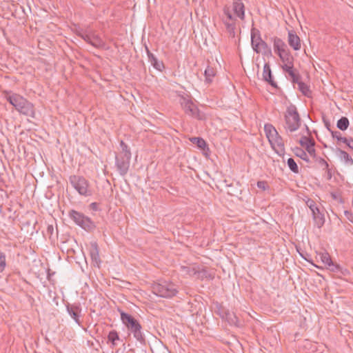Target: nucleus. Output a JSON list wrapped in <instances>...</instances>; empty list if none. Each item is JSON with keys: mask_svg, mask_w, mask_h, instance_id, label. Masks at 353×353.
Returning a JSON list of instances; mask_svg holds the SVG:
<instances>
[{"mask_svg": "<svg viewBox=\"0 0 353 353\" xmlns=\"http://www.w3.org/2000/svg\"><path fill=\"white\" fill-rule=\"evenodd\" d=\"M66 310L70 316L74 320V321L79 325H81V321L80 319L81 307L79 304H70L66 305Z\"/></svg>", "mask_w": 353, "mask_h": 353, "instance_id": "obj_13", "label": "nucleus"}, {"mask_svg": "<svg viewBox=\"0 0 353 353\" xmlns=\"http://www.w3.org/2000/svg\"><path fill=\"white\" fill-rule=\"evenodd\" d=\"M251 44L254 52L265 56L272 55L271 48L261 37L259 31L255 28L251 30Z\"/></svg>", "mask_w": 353, "mask_h": 353, "instance_id": "obj_6", "label": "nucleus"}, {"mask_svg": "<svg viewBox=\"0 0 353 353\" xmlns=\"http://www.w3.org/2000/svg\"><path fill=\"white\" fill-rule=\"evenodd\" d=\"M263 80L268 82L270 85H271L274 88H277L276 83L274 81L272 75V71L270 69V65L269 63H265L263 66Z\"/></svg>", "mask_w": 353, "mask_h": 353, "instance_id": "obj_16", "label": "nucleus"}, {"mask_svg": "<svg viewBox=\"0 0 353 353\" xmlns=\"http://www.w3.org/2000/svg\"><path fill=\"white\" fill-rule=\"evenodd\" d=\"M288 165L289 168L291 170V171H292L294 173H299V167L295 161L292 158H289L288 159Z\"/></svg>", "mask_w": 353, "mask_h": 353, "instance_id": "obj_35", "label": "nucleus"}, {"mask_svg": "<svg viewBox=\"0 0 353 353\" xmlns=\"http://www.w3.org/2000/svg\"><path fill=\"white\" fill-rule=\"evenodd\" d=\"M54 228L52 225H48L47 228V232L48 234L52 235L53 232Z\"/></svg>", "mask_w": 353, "mask_h": 353, "instance_id": "obj_44", "label": "nucleus"}, {"mask_svg": "<svg viewBox=\"0 0 353 353\" xmlns=\"http://www.w3.org/2000/svg\"><path fill=\"white\" fill-rule=\"evenodd\" d=\"M130 159L119 154L116 156V165L121 175L124 176L128 172Z\"/></svg>", "mask_w": 353, "mask_h": 353, "instance_id": "obj_12", "label": "nucleus"}, {"mask_svg": "<svg viewBox=\"0 0 353 353\" xmlns=\"http://www.w3.org/2000/svg\"><path fill=\"white\" fill-rule=\"evenodd\" d=\"M120 146H121V150L119 152V155L124 156V157L131 158L130 150L128 148V146L127 145V144L123 141H120Z\"/></svg>", "mask_w": 353, "mask_h": 353, "instance_id": "obj_29", "label": "nucleus"}, {"mask_svg": "<svg viewBox=\"0 0 353 353\" xmlns=\"http://www.w3.org/2000/svg\"><path fill=\"white\" fill-rule=\"evenodd\" d=\"M345 144L353 150V139L350 138L347 139V141L345 143Z\"/></svg>", "mask_w": 353, "mask_h": 353, "instance_id": "obj_43", "label": "nucleus"}, {"mask_svg": "<svg viewBox=\"0 0 353 353\" xmlns=\"http://www.w3.org/2000/svg\"><path fill=\"white\" fill-rule=\"evenodd\" d=\"M273 46L275 53H276L278 55L288 50L285 43L279 37L274 38Z\"/></svg>", "mask_w": 353, "mask_h": 353, "instance_id": "obj_20", "label": "nucleus"}, {"mask_svg": "<svg viewBox=\"0 0 353 353\" xmlns=\"http://www.w3.org/2000/svg\"><path fill=\"white\" fill-rule=\"evenodd\" d=\"M349 120L347 117H343L338 121L336 126L341 130H345L349 126Z\"/></svg>", "mask_w": 353, "mask_h": 353, "instance_id": "obj_32", "label": "nucleus"}, {"mask_svg": "<svg viewBox=\"0 0 353 353\" xmlns=\"http://www.w3.org/2000/svg\"><path fill=\"white\" fill-rule=\"evenodd\" d=\"M257 187L263 190H266L268 188V185L266 181H260L257 182Z\"/></svg>", "mask_w": 353, "mask_h": 353, "instance_id": "obj_40", "label": "nucleus"}, {"mask_svg": "<svg viewBox=\"0 0 353 353\" xmlns=\"http://www.w3.org/2000/svg\"><path fill=\"white\" fill-rule=\"evenodd\" d=\"M152 291L156 295L163 298H171L177 293L175 285L165 281L154 283L152 285Z\"/></svg>", "mask_w": 353, "mask_h": 353, "instance_id": "obj_5", "label": "nucleus"}, {"mask_svg": "<svg viewBox=\"0 0 353 353\" xmlns=\"http://www.w3.org/2000/svg\"><path fill=\"white\" fill-rule=\"evenodd\" d=\"M216 74V69L210 65H208L205 70V76L206 81L209 83L211 82L212 79L215 77Z\"/></svg>", "mask_w": 353, "mask_h": 353, "instance_id": "obj_27", "label": "nucleus"}, {"mask_svg": "<svg viewBox=\"0 0 353 353\" xmlns=\"http://www.w3.org/2000/svg\"><path fill=\"white\" fill-rule=\"evenodd\" d=\"M306 205L310 208L312 212L313 221L314 225L318 228H321L325 223L324 214L320 211L319 207L316 205V202L306 197L304 199Z\"/></svg>", "mask_w": 353, "mask_h": 353, "instance_id": "obj_9", "label": "nucleus"}, {"mask_svg": "<svg viewBox=\"0 0 353 353\" xmlns=\"http://www.w3.org/2000/svg\"><path fill=\"white\" fill-rule=\"evenodd\" d=\"M295 154L302 159L303 160L309 162V159L307 153L301 148H297L295 151Z\"/></svg>", "mask_w": 353, "mask_h": 353, "instance_id": "obj_36", "label": "nucleus"}, {"mask_svg": "<svg viewBox=\"0 0 353 353\" xmlns=\"http://www.w3.org/2000/svg\"><path fill=\"white\" fill-rule=\"evenodd\" d=\"M232 7L236 17L243 20L245 19V6L242 0H233Z\"/></svg>", "mask_w": 353, "mask_h": 353, "instance_id": "obj_17", "label": "nucleus"}, {"mask_svg": "<svg viewBox=\"0 0 353 353\" xmlns=\"http://www.w3.org/2000/svg\"><path fill=\"white\" fill-rule=\"evenodd\" d=\"M319 258L323 264L326 266L327 268L330 271L336 272L340 270V266L332 261L330 254L327 252H323L319 254Z\"/></svg>", "mask_w": 353, "mask_h": 353, "instance_id": "obj_14", "label": "nucleus"}, {"mask_svg": "<svg viewBox=\"0 0 353 353\" xmlns=\"http://www.w3.org/2000/svg\"><path fill=\"white\" fill-rule=\"evenodd\" d=\"M308 142V145H306L305 149L307 152L313 157H316V151L314 149L315 142L313 139H305Z\"/></svg>", "mask_w": 353, "mask_h": 353, "instance_id": "obj_31", "label": "nucleus"}, {"mask_svg": "<svg viewBox=\"0 0 353 353\" xmlns=\"http://www.w3.org/2000/svg\"><path fill=\"white\" fill-rule=\"evenodd\" d=\"M120 314L123 323L133 334L134 337L141 344H145V339L141 332L142 327L139 321L132 315L123 311L121 312Z\"/></svg>", "mask_w": 353, "mask_h": 353, "instance_id": "obj_2", "label": "nucleus"}, {"mask_svg": "<svg viewBox=\"0 0 353 353\" xmlns=\"http://www.w3.org/2000/svg\"><path fill=\"white\" fill-rule=\"evenodd\" d=\"M344 213H345V216H347V218L350 221H352V220L350 219V217H352V218H353L352 214L350 212H349V211H345V212H344Z\"/></svg>", "mask_w": 353, "mask_h": 353, "instance_id": "obj_45", "label": "nucleus"}, {"mask_svg": "<svg viewBox=\"0 0 353 353\" xmlns=\"http://www.w3.org/2000/svg\"><path fill=\"white\" fill-rule=\"evenodd\" d=\"M69 216L74 222L87 231H91L95 228L94 222L91 219L85 216L83 214L72 210L69 212Z\"/></svg>", "mask_w": 353, "mask_h": 353, "instance_id": "obj_8", "label": "nucleus"}, {"mask_svg": "<svg viewBox=\"0 0 353 353\" xmlns=\"http://www.w3.org/2000/svg\"><path fill=\"white\" fill-rule=\"evenodd\" d=\"M6 265V255L4 253L0 252V272L4 270Z\"/></svg>", "mask_w": 353, "mask_h": 353, "instance_id": "obj_39", "label": "nucleus"}, {"mask_svg": "<svg viewBox=\"0 0 353 353\" xmlns=\"http://www.w3.org/2000/svg\"><path fill=\"white\" fill-rule=\"evenodd\" d=\"M192 143L196 144L198 148L205 150L207 148V143L205 140L201 137H192L190 139Z\"/></svg>", "mask_w": 353, "mask_h": 353, "instance_id": "obj_30", "label": "nucleus"}, {"mask_svg": "<svg viewBox=\"0 0 353 353\" xmlns=\"http://www.w3.org/2000/svg\"><path fill=\"white\" fill-rule=\"evenodd\" d=\"M145 51L148 55V57L149 58L150 57V54H153L149 50L148 47L147 46H145Z\"/></svg>", "mask_w": 353, "mask_h": 353, "instance_id": "obj_46", "label": "nucleus"}, {"mask_svg": "<svg viewBox=\"0 0 353 353\" xmlns=\"http://www.w3.org/2000/svg\"><path fill=\"white\" fill-rule=\"evenodd\" d=\"M278 56L283 63L281 66L282 69L294 65V57L289 50L279 54Z\"/></svg>", "mask_w": 353, "mask_h": 353, "instance_id": "obj_19", "label": "nucleus"}, {"mask_svg": "<svg viewBox=\"0 0 353 353\" xmlns=\"http://www.w3.org/2000/svg\"><path fill=\"white\" fill-rule=\"evenodd\" d=\"M267 137L275 152L281 155L285 152L284 142L282 137L272 125L265 126Z\"/></svg>", "mask_w": 353, "mask_h": 353, "instance_id": "obj_4", "label": "nucleus"}, {"mask_svg": "<svg viewBox=\"0 0 353 353\" xmlns=\"http://www.w3.org/2000/svg\"><path fill=\"white\" fill-rule=\"evenodd\" d=\"M301 77L300 74H299L298 75H296V77L294 79H291V81L293 83H297V85H299V83L302 82L301 81Z\"/></svg>", "mask_w": 353, "mask_h": 353, "instance_id": "obj_42", "label": "nucleus"}, {"mask_svg": "<svg viewBox=\"0 0 353 353\" xmlns=\"http://www.w3.org/2000/svg\"><path fill=\"white\" fill-rule=\"evenodd\" d=\"M197 269H198V266H196V265L182 266L181 267V270L183 271V272L185 274L188 275L192 277H194V278L196 274Z\"/></svg>", "mask_w": 353, "mask_h": 353, "instance_id": "obj_26", "label": "nucleus"}, {"mask_svg": "<svg viewBox=\"0 0 353 353\" xmlns=\"http://www.w3.org/2000/svg\"><path fill=\"white\" fill-rule=\"evenodd\" d=\"M213 276L205 268L198 266L195 278L200 280L205 279H212Z\"/></svg>", "mask_w": 353, "mask_h": 353, "instance_id": "obj_23", "label": "nucleus"}, {"mask_svg": "<svg viewBox=\"0 0 353 353\" xmlns=\"http://www.w3.org/2000/svg\"><path fill=\"white\" fill-rule=\"evenodd\" d=\"M313 159L316 165L323 170L325 171L327 174V179H330L332 178V173L330 169L329 168L327 162L322 157L317 156L314 157Z\"/></svg>", "mask_w": 353, "mask_h": 353, "instance_id": "obj_21", "label": "nucleus"}, {"mask_svg": "<svg viewBox=\"0 0 353 353\" xmlns=\"http://www.w3.org/2000/svg\"><path fill=\"white\" fill-rule=\"evenodd\" d=\"M77 34L82 38L85 41L90 43L92 32L87 33L83 31H78Z\"/></svg>", "mask_w": 353, "mask_h": 353, "instance_id": "obj_37", "label": "nucleus"}, {"mask_svg": "<svg viewBox=\"0 0 353 353\" xmlns=\"http://www.w3.org/2000/svg\"><path fill=\"white\" fill-rule=\"evenodd\" d=\"M89 252L93 265L99 268L101 261L99 256V248L97 242L90 243Z\"/></svg>", "mask_w": 353, "mask_h": 353, "instance_id": "obj_15", "label": "nucleus"}, {"mask_svg": "<svg viewBox=\"0 0 353 353\" xmlns=\"http://www.w3.org/2000/svg\"><path fill=\"white\" fill-rule=\"evenodd\" d=\"M223 10L224 14L226 17L225 19H223V22L225 24L228 32L234 35L236 28V19L232 16L228 6H225Z\"/></svg>", "mask_w": 353, "mask_h": 353, "instance_id": "obj_11", "label": "nucleus"}, {"mask_svg": "<svg viewBox=\"0 0 353 353\" xmlns=\"http://www.w3.org/2000/svg\"><path fill=\"white\" fill-rule=\"evenodd\" d=\"M283 70L288 74L290 79H294L296 75L299 74L297 70L294 68V65L283 68Z\"/></svg>", "mask_w": 353, "mask_h": 353, "instance_id": "obj_34", "label": "nucleus"}, {"mask_svg": "<svg viewBox=\"0 0 353 353\" xmlns=\"http://www.w3.org/2000/svg\"><path fill=\"white\" fill-rule=\"evenodd\" d=\"M305 139H310V138H307V137H303L300 141H299V143L301 144V146L303 147H306L307 145H308V142L305 141Z\"/></svg>", "mask_w": 353, "mask_h": 353, "instance_id": "obj_41", "label": "nucleus"}, {"mask_svg": "<svg viewBox=\"0 0 353 353\" xmlns=\"http://www.w3.org/2000/svg\"><path fill=\"white\" fill-rule=\"evenodd\" d=\"M6 99L21 114L34 117V110L32 103L22 96L18 94H7Z\"/></svg>", "mask_w": 353, "mask_h": 353, "instance_id": "obj_1", "label": "nucleus"}, {"mask_svg": "<svg viewBox=\"0 0 353 353\" xmlns=\"http://www.w3.org/2000/svg\"><path fill=\"white\" fill-rule=\"evenodd\" d=\"M289 45L294 50H300L301 40L299 36L296 34V32L293 30H290L288 32V39Z\"/></svg>", "mask_w": 353, "mask_h": 353, "instance_id": "obj_18", "label": "nucleus"}, {"mask_svg": "<svg viewBox=\"0 0 353 353\" xmlns=\"http://www.w3.org/2000/svg\"><path fill=\"white\" fill-rule=\"evenodd\" d=\"M69 181L72 186L82 196H91L92 192L89 181L82 176L71 175Z\"/></svg>", "mask_w": 353, "mask_h": 353, "instance_id": "obj_7", "label": "nucleus"}, {"mask_svg": "<svg viewBox=\"0 0 353 353\" xmlns=\"http://www.w3.org/2000/svg\"><path fill=\"white\" fill-rule=\"evenodd\" d=\"M284 128L287 132H295L301 126V119L300 115L297 111L296 107L293 104L288 106L284 114Z\"/></svg>", "mask_w": 353, "mask_h": 353, "instance_id": "obj_3", "label": "nucleus"}, {"mask_svg": "<svg viewBox=\"0 0 353 353\" xmlns=\"http://www.w3.org/2000/svg\"><path fill=\"white\" fill-rule=\"evenodd\" d=\"M181 105L185 112L199 120L203 119V115L197 106L190 99L183 97L181 101Z\"/></svg>", "mask_w": 353, "mask_h": 353, "instance_id": "obj_10", "label": "nucleus"}, {"mask_svg": "<svg viewBox=\"0 0 353 353\" xmlns=\"http://www.w3.org/2000/svg\"><path fill=\"white\" fill-rule=\"evenodd\" d=\"M337 155L341 161H344L348 165H353V159L344 150L337 149Z\"/></svg>", "mask_w": 353, "mask_h": 353, "instance_id": "obj_24", "label": "nucleus"}, {"mask_svg": "<svg viewBox=\"0 0 353 353\" xmlns=\"http://www.w3.org/2000/svg\"><path fill=\"white\" fill-rule=\"evenodd\" d=\"M90 44L97 48H102L105 46L104 41L101 39V37L92 32Z\"/></svg>", "mask_w": 353, "mask_h": 353, "instance_id": "obj_22", "label": "nucleus"}, {"mask_svg": "<svg viewBox=\"0 0 353 353\" xmlns=\"http://www.w3.org/2000/svg\"><path fill=\"white\" fill-rule=\"evenodd\" d=\"M148 60L155 69L162 71L165 68L163 61H159L154 54H150Z\"/></svg>", "mask_w": 353, "mask_h": 353, "instance_id": "obj_25", "label": "nucleus"}, {"mask_svg": "<svg viewBox=\"0 0 353 353\" xmlns=\"http://www.w3.org/2000/svg\"><path fill=\"white\" fill-rule=\"evenodd\" d=\"M108 341L111 342L112 345H116V341L119 340V336L117 331L112 330L108 335Z\"/></svg>", "mask_w": 353, "mask_h": 353, "instance_id": "obj_33", "label": "nucleus"}, {"mask_svg": "<svg viewBox=\"0 0 353 353\" xmlns=\"http://www.w3.org/2000/svg\"><path fill=\"white\" fill-rule=\"evenodd\" d=\"M90 208H91L92 210H97V203H92L90 204Z\"/></svg>", "mask_w": 353, "mask_h": 353, "instance_id": "obj_47", "label": "nucleus"}, {"mask_svg": "<svg viewBox=\"0 0 353 353\" xmlns=\"http://www.w3.org/2000/svg\"><path fill=\"white\" fill-rule=\"evenodd\" d=\"M332 135L333 138H335L338 141H341L344 143H345L347 141V138L342 137L340 132L332 131Z\"/></svg>", "mask_w": 353, "mask_h": 353, "instance_id": "obj_38", "label": "nucleus"}, {"mask_svg": "<svg viewBox=\"0 0 353 353\" xmlns=\"http://www.w3.org/2000/svg\"><path fill=\"white\" fill-rule=\"evenodd\" d=\"M298 89L304 96L307 97H311L312 91L310 90L309 85H307L306 83L303 82L299 83Z\"/></svg>", "mask_w": 353, "mask_h": 353, "instance_id": "obj_28", "label": "nucleus"}]
</instances>
